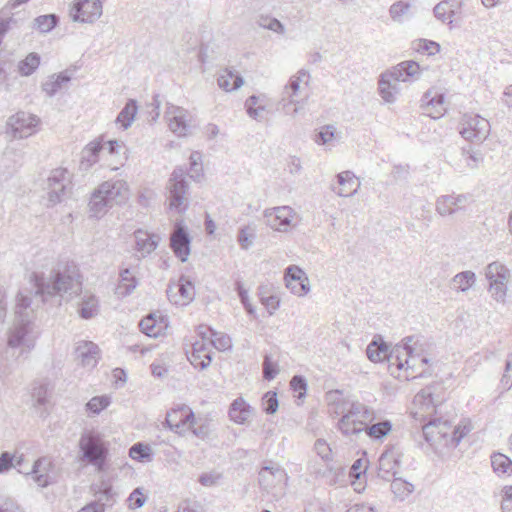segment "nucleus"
<instances>
[{"label":"nucleus","mask_w":512,"mask_h":512,"mask_svg":"<svg viewBox=\"0 0 512 512\" xmlns=\"http://www.w3.org/2000/svg\"><path fill=\"white\" fill-rule=\"evenodd\" d=\"M36 295L46 301L48 297L68 295L72 297L82 290L79 268L74 262H67L63 268L53 269L47 277L33 273Z\"/></svg>","instance_id":"f257e3e1"},{"label":"nucleus","mask_w":512,"mask_h":512,"mask_svg":"<svg viewBox=\"0 0 512 512\" xmlns=\"http://www.w3.org/2000/svg\"><path fill=\"white\" fill-rule=\"evenodd\" d=\"M419 76L420 65L416 61H403L381 74L378 83L379 93L385 102L393 103L398 92V82L414 81Z\"/></svg>","instance_id":"f03ea898"},{"label":"nucleus","mask_w":512,"mask_h":512,"mask_svg":"<svg viewBox=\"0 0 512 512\" xmlns=\"http://www.w3.org/2000/svg\"><path fill=\"white\" fill-rule=\"evenodd\" d=\"M376 419L373 408L359 402L351 403L347 412L339 419L337 428L344 436L358 435Z\"/></svg>","instance_id":"7ed1b4c3"},{"label":"nucleus","mask_w":512,"mask_h":512,"mask_svg":"<svg viewBox=\"0 0 512 512\" xmlns=\"http://www.w3.org/2000/svg\"><path fill=\"white\" fill-rule=\"evenodd\" d=\"M81 459L94 465L98 471H103L108 455V447L100 434L84 432L79 440Z\"/></svg>","instance_id":"20e7f679"},{"label":"nucleus","mask_w":512,"mask_h":512,"mask_svg":"<svg viewBox=\"0 0 512 512\" xmlns=\"http://www.w3.org/2000/svg\"><path fill=\"white\" fill-rule=\"evenodd\" d=\"M168 200L170 209H175L179 213L188 208V183L185 178V170L182 167H176L167 183Z\"/></svg>","instance_id":"39448f33"},{"label":"nucleus","mask_w":512,"mask_h":512,"mask_svg":"<svg viewBox=\"0 0 512 512\" xmlns=\"http://www.w3.org/2000/svg\"><path fill=\"white\" fill-rule=\"evenodd\" d=\"M70 186L71 174L66 168L60 167L52 170L44 188L47 190L49 206L62 202Z\"/></svg>","instance_id":"423d86ee"},{"label":"nucleus","mask_w":512,"mask_h":512,"mask_svg":"<svg viewBox=\"0 0 512 512\" xmlns=\"http://www.w3.org/2000/svg\"><path fill=\"white\" fill-rule=\"evenodd\" d=\"M486 278L489 280V291L497 302H505L509 270L499 262H492L486 267Z\"/></svg>","instance_id":"0eeeda50"},{"label":"nucleus","mask_w":512,"mask_h":512,"mask_svg":"<svg viewBox=\"0 0 512 512\" xmlns=\"http://www.w3.org/2000/svg\"><path fill=\"white\" fill-rule=\"evenodd\" d=\"M198 335L201 337V340H198L193 343L192 351L188 355V360L190 363L200 370L207 368L211 361L212 355L210 350V343L207 340V326L200 325L197 329Z\"/></svg>","instance_id":"6e6552de"},{"label":"nucleus","mask_w":512,"mask_h":512,"mask_svg":"<svg viewBox=\"0 0 512 512\" xmlns=\"http://www.w3.org/2000/svg\"><path fill=\"white\" fill-rule=\"evenodd\" d=\"M102 10L100 0H76L70 10V17L74 22L93 23L101 17Z\"/></svg>","instance_id":"1a4fd4ad"},{"label":"nucleus","mask_w":512,"mask_h":512,"mask_svg":"<svg viewBox=\"0 0 512 512\" xmlns=\"http://www.w3.org/2000/svg\"><path fill=\"white\" fill-rule=\"evenodd\" d=\"M166 293L172 304L185 306L194 299L195 287L189 278L182 275L177 282L169 283Z\"/></svg>","instance_id":"9d476101"},{"label":"nucleus","mask_w":512,"mask_h":512,"mask_svg":"<svg viewBox=\"0 0 512 512\" xmlns=\"http://www.w3.org/2000/svg\"><path fill=\"white\" fill-rule=\"evenodd\" d=\"M490 133L489 121L479 115L467 117L460 130L462 137L471 142H482Z\"/></svg>","instance_id":"9b49d317"},{"label":"nucleus","mask_w":512,"mask_h":512,"mask_svg":"<svg viewBox=\"0 0 512 512\" xmlns=\"http://www.w3.org/2000/svg\"><path fill=\"white\" fill-rule=\"evenodd\" d=\"M190 244L191 237L187 227L183 222H177L170 235V248L181 262L187 261L190 255Z\"/></svg>","instance_id":"f8f14e48"},{"label":"nucleus","mask_w":512,"mask_h":512,"mask_svg":"<svg viewBox=\"0 0 512 512\" xmlns=\"http://www.w3.org/2000/svg\"><path fill=\"white\" fill-rule=\"evenodd\" d=\"M195 423L196 419L194 412L188 406L182 405L167 412L163 425L168 427L171 431L181 435L185 426H193Z\"/></svg>","instance_id":"ddd939ff"},{"label":"nucleus","mask_w":512,"mask_h":512,"mask_svg":"<svg viewBox=\"0 0 512 512\" xmlns=\"http://www.w3.org/2000/svg\"><path fill=\"white\" fill-rule=\"evenodd\" d=\"M38 124L39 118L26 112H18L11 116L8 121L13 137L19 139L32 135Z\"/></svg>","instance_id":"4468645a"},{"label":"nucleus","mask_w":512,"mask_h":512,"mask_svg":"<svg viewBox=\"0 0 512 512\" xmlns=\"http://www.w3.org/2000/svg\"><path fill=\"white\" fill-rule=\"evenodd\" d=\"M402 342V344H397L388 351L387 358L390 366H396L399 370L406 369L405 359L416 351L418 339L415 336H407Z\"/></svg>","instance_id":"2eb2a0df"},{"label":"nucleus","mask_w":512,"mask_h":512,"mask_svg":"<svg viewBox=\"0 0 512 512\" xmlns=\"http://www.w3.org/2000/svg\"><path fill=\"white\" fill-rule=\"evenodd\" d=\"M294 214L291 207L279 206L265 210L264 218L266 224L274 230L285 231L290 226Z\"/></svg>","instance_id":"dca6fc26"},{"label":"nucleus","mask_w":512,"mask_h":512,"mask_svg":"<svg viewBox=\"0 0 512 512\" xmlns=\"http://www.w3.org/2000/svg\"><path fill=\"white\" fill-rule=\"evenodd\" d=\"M286 287L295 295H306L309 290V280L305 272L298 266H289L285 270Z\"/></svg>","instance_id":"f3484780"},{"label":"nucleus","mask_w":512,"mask_h":512,"mask_svg":"<svg viewBox=\"0 0 512 512\" xmlns=\"http://www.w3.org/2000/svg\"><path fill=\"white\" fill-rule=\"evenodd\" d=\"M17 321L18 323L10 331L8 337V345L11 348L25 346L28 350H30L34 346L33 342L28 338L29 333L31 332V320L21 318V320Z\"/></svg>","instance_id":"a211bd4d"},{"label":"nucleus","mask_w":512,"mask_h":512,"mask_svg":"<svg viewBox=\"0 0 512 512\" xmlns=\"http://www.w3.org/2000/svg\"><path fill=\"white\" fill-rule=\"evenodd\" d=\"M53 467L49 458L41 457L33 463L31 471L26 474L31 475L33 481L39 487L45 488L53 483V477L51 476Z\"/></svg>","instance_id":"6ab92c4d"},{"label":"nucleus","mask_w":512,"mask_h":512,"mask_svg":"<svg viewBox=\"0 0 512 512\" xmlns=\"http://www.w3.org/2000/svg\"><path fill=\"white\" fill-rule=\"evenodd\" d=\"M75 354L77 359L81 361L82 366L93 368L100 358V349L97 344L91 341H81L75 348Z\"/></svg>","instance_id":"aec40b11"},{"label":"nucleus","mask_w":512,"mask_h":512,"mask_svg":"<svg viewBox=\"0 0 512 512\" xmlns=\"http://www.w3.org/2000/svg\"><path fill=\"white\" fill-rule=\"evenodd\" d=\"M97 189L98 193L112 205L114 201L119 203L125 198L127 185L123 180H110L100 184Z\"/></svg>","instance_id":"412c9836"},{"label":"nucleus","mask_w":512,"mask_h":512,"mask_svg":"<svg viewBox=\"0 0 512 512\" xmlns=\"http://www.w3.org/2000/svg\"><path fill=\"white\" fill-rule=\"evenodd\" d=\"M287 474L278 464L266 465L259 471V484L262 488L268 490L277 483L286 480Z\"/></svg>","instance_id":"4be33fe9"},{"label":"nucleus","mask_w":512,"mask_h":512,"mask_svg":"<svg viewBox=\"0 0 512 512\" xmlns=\"http://www.w3.org/2000/svg\"><path fill=\"white\" fill-rule=\"evenodd\" d=\"M379 471L378 476L384 480L389 481L390 477L396 476V468L400 465L399 458L395 455L393 450L385 451L381 454L378 460Z\"/></svg>","instance_id":"5701e85b"},{"label":"nucleus","mask_w":512,"mask_h":512,"mask_svg":"<svg viewBox=\"0 0 512 512\" xmlns=\"http://www.w3.org/2000/svg\"><path fill=\"white\" fill-rule=\"evenodd\" d=\"M186 111L178 106H171L166 112L170 130L178 136H185L188 132V124L185 120Z\"/></svg>","instance_id":"b1692460"},{"label":"nucleus","mask_w":512,"mask_h":512,"mask_svg":"<svg viewBox=\"0 0 512 512\" xmlns=\"http://www.w3.org/2000/svg\"><path fill=\"white\" fill-rule=\"evenodd\" d=\"M459 9L460 2L458 0H443L434 7L433 13L442 23L451 25Z\"/></svg>","instance_id":"393cba45"},{"label":"nucleus","mask_w":512,"mask_h":512,"mask_svg":"<svg viewBox=\"0 0 512 512\" xmlns=\"http://www.w3.org/2000/svg\"><path fill=\"white\" fill-rule=\"evenodd\" d=\"M252 407L242 398H236L229 407L230 420L236 424L243 425L252 414Z\"/></svg>","instance_id":"a878e982"},{"label":"nucleus","mask_w":512,"mask_h":512,"mask_svg":"<svg viewBox=\"0 0 512 512\" xmlns=\"http://www.w3.org/2000/svg\"><path fill=\"white\" fill-rule=\"evenodd\" d=\"M337 182L341 188L336 191L337 195L341 197L353 196L360 188V182L355 177L352 171H343L337 174Z\"/></svg>","instance_id":"bb28decb"},{"label":"nucleus","mask_w":512,"mask_h":512,"mask_svg":"<svg viewBox=\"0 0 512 512\" xmlns=\"http://www.w3.org/2000/svg\"><path fill=\"white\" fill-rule=\"evenodd\" d=\"M136 250L141 253L142 257L147 256L153 252L160 240V237L156 234H149L141 229L134 232Z\"/></svg>","instance_id":"cd10ccee"},{"label":"nucleus","mask_w":512,"mask_h":512,"mask_svg":"<svg viewBox=\"0 0 512 512\" xmlns=\"http://www.w3.org/2000/svg\"><path fill=\"white\" fill-rule=\"evenodd\" d=\"M72 78V73L69 70L62 71L58 74H52L42 84V90L47 96L53 97L59 92Z\"/></svg>","instance_id":"c85d7f7f"},{"label":"nucleus","mask_w":512,"mask_h":512,"mask_svg":"<svg viewBox=\"0 0 512 512\" xmlns=\"http://www.w3.org/2000/svg\"><path fill=\"white\" fill-rule=\"evenodd\" d=\"M77 312L82 319L88 320L99 313V301L93 294L84 293L78 302Z\"/></svg>","instance_id":"c756f323"},{"label":"nucleus","mask_w":512,"mask_h":512,"mask_svg":"<svg viewBox=\"0 0 512 512\" xmlns=\"http://www.w3.org/2000/svg\"><path fill=\"white\" fill-rule=\"evenodd\" d=\"M218 86L227 91H235L244 84V79L241 75L234 73L232 70L225 69L217 79Z\"/></svg>","instance_id":"7c9ffc66"},{"label":"nucleus","mask_w":512,"mask_h":512,"mask_svg":"<svg viewBox=\"0 0 512 512\" xmlns=\"http://www.w3.org/2000/svg\"><path fill=\"white\" fill-rule=\"evenodd\" d=\"M389 346L380 337L373 339L366 349L367 357L372 362H381L388 358Z\"/></svg>","instance_id":"2f4dec72"},{"label":"nucleus","mask_w":512,"mask_h":512,"mask_svg":"<svg viewBox=\"0 0 512 512\" xmlns=\"http://www.w3.org/2000/svg\"><path fill=\"white\" fill-rule=\"evenodd\" d=\"M139 327L141 331L147 336L156 338L162 333V330L166 328V324H164L162 319L158 321L155 318V314L151 313L141 319L139 322Z\"/></svg>","instance_id":"473e14b6"},{"label":"nucleus","mask_w":512,"mask_h":512,"mask_svg":"<svg viewBox=\"0 0 512 512\" xmlns=\"http://www.w3.org/2000/svg\"><path fill=\"white\" fill-rule=\"evenodd\" d=\"M31 293H24L20 291L16 297V308L15 314L17 320H21V318H26L31 320V315L33 313V309L31 308L32 298Z\"/></svg>","instance_id":"72a5a7b5"},{"label":"nucleus","mask_w":512,"mask_h":512,"mask_svg":"<svg viewBox=\"0 0 512 512\" xmlns=\"http://www.w3.org/2000/svg\"><path fill=\"white\" fill-rule=\"evenodd\" d=\"M363 431L373 440H382L392 431V423L387 419L377 423H370V425L365 426Z\"/></svg>","instance_id":"f704fd0d"},{"label":"nucleus","mask_w":512,"mask_h":512,"mask_svg":"<svg viewBox=\"0 0 512 512\" xmlns=\"http://www.w3.org/2000/svg\"><path fill=\"white\" fill-rule=\"evenodd\" d=\"M137 102L134 99H129L123 109L117 116L116 121L121 124L123 129H128L135 119L137 114Z\"/></svg>","instance_id":"c9c22d12"},{"label":"nucleus","mask_w":512,"mask_h":512,"mask_svg":"<svg viewBox=\"0 0 512 512\" xmlns=\"http://www.w3.org/2000/svg\"><path fill=\"white\" fill-rule=\"evenodd\" d=\"M207 340L210 346H214L219 351H225L232 347L231 338L223 333L217 332L207 326Z\"/></svg>","instance_id":"e433bc0d"},{"label":"nucleus","mask_w":512,"mask_h":512,"mask_svg":"<svg viewBox=\"0 0 512 512\" xmlns=\"http://www.w3.org/2000/svg\"><path fill=\"white\" fill-rule=\"evenodd\" d=\"M111 204L95 189L89 201V210L94 217H100L106 213L107 207Z\"/></svg>","instance_id":"4c0bfd02"},{"label":"nucleus","mask_w":512,"mask_h":512,"mask_svg":"<svg viewBox=\"0 0 512 512\" xmlns=\"http://www.w3.org/2000/svg\"><path fill=\"white\" fill-rule=\"evenodd\" d=\"M59 23V17L56 14L40 15L34 19L33 28L41 33H48Z\"/></svg>","instance_id":"58836bf2"},{"label":"nucleus","mask_w":512,"mask_h":512,"mask_svg":"<svg viewBox=\"0 0 512 512\" xmlns=\"http://www.w3.org/2000/svg\"><path fill=\"white\" fill-rule=\"evenodd\" d=\"M475 281L476 275L472 271L460 272L456 274L452 279L454 289L461 292H466L470 287L473 286Z\"/></svg>","instance_id":"ea45409f"},{"label":"nucleus","mask_w":512,"mask_h":512,"mask_svg":"<svg viewBox=\"0 0 512 512\" xmlns=\"http://www.w3.org/2000/svg\"><path fill=\"white\" fill-rule=\"evenodd\" d=\"M300 81L295 79L293 76L290 78L288 84L285 86L283 91L282 102L283 108L285 109L289 105L298 104V100L295 99L300 90Z\"/></svg>","instance_id":"a19ab883"},{"label":"nucleus","mask_w":512,"mask_h":512,"mask_svg":"<svg viewBox=\"0 0 512 512\" xmlns=\"http://www.w3.org/2000/svg\"><path fill=\"white\" fill-rule=\"evenodd\" d=\"M390 486L391 491L399 500L406 499L414 491V485L400 477H394Z\"/></svg>","instance_id":"79ce46f5"},{"label":"nucleus","mask_w":512,"mask_h":512,"mask_svg":"<svg viewBox=\"0 0 512 512\" xmlns=\"http://www.w3.org/2000/svg\"><path fill=\"white\" fill-rule=\"evenodd\" d=\"M256 238V227L254 224H248L241 227L238 231L237 241L244 250L249 249Z\"/></svg>","instance_id":"37998d69"},{"label":"nucleus","mask_w":512,"mask_h":512,"mask_svg":"<svg viewBox=\"0 0 512 512\" xmlns=\"http://www.w3.org/2000/svg\"><path fill=\"white\" fill-rule=\"evenodd\" d=\"M40 65V56L35 53H29L25 59L21 60L18 64L19 73L22 76H30L33 74Z\"/></svg>","instance_id":"c03bdc74"},{"label":"nucleus","mask_w":512,"mask_h":512,"mask_svg":"<svg viewBox=\"0 0 512 512\" xmlns=\"http://www.w3.org/2000/svg\"><path fill=\"white\" fill-rule=\"evenodd\" d=\"M137 286L136 278L131 274L128 268L120 272L119 293L123 296L129 295Z\"/></svg>","instance_id":"a18cd8bd"},{"label":"nucleus","mask_w":512,"mask_h":512,"mask_svg":"<svg viewBox=\"0 0 512 512\" xmlns=\"http://www.w3.org/2000/svg\"><path fill=\"white\" fill-rule=\"evenodd\" d=\"M129 456L134 460L144 462L152 459L153 452L148 444L138 442L130 447Z\"/></svg>","instance_id":"49530a36"},{"label":"nucleus","mask_w":512,"mask_h":512,"mask_svg":"<svg viewBox=\"0 0 512 512\" xmlns=\"http://www.w3.org/2000/svg\"><path fill=\"white\" fill-rule=\"evenodd\" d=\"M491 465L498 474H508L512 472V460L501 453L494 454L491 457Z\"/></svg>","instance_id":"de8ad7c7"},{"label":"nucleus","mask_w":512,"mask_h":512,"mask_svg":"<svg viewBox=\"0 0 512 512\" xmlns=\"http://www.w3.org/2000/svg\"><path fill=\"white\" fill-rule=\"evenodd\" d=\"M453 201V195H443L439 197L436 202V211L442 216L456 213L458 208Z\"/></svg>","instance_id":"09e8293b"},{"label":"nucleus","mask_w":512,"mask_h":512,"mask_svg":"<svg viewBox=\"0 0 512 512\" xmlns=\"http://www.w3.org/2000/svg\"><path fill=\"white\" fill-rule=\"evenodd\" d=\"M410 7L409 2L397 1L393 3L389 9L390 17L393 21L401 23L404 17L408 15Z\"/></svg>","instance_id":"8fccbe9b"},{"label":"nucleus","mask_w":512,"mask_h":512,"mask_svg":"<svg viewBox=\"0 0 512 512\" xmlns=\"http://www.w3.org/2000/svg\"><path fill=\"white\" fill-rule=\"evenodd\" d=\"M437 423L441 425V419H433L423 426V436L430 445L437 444L441 440L436 430Z\"/></svg>","instance_id":"3c124183"},{"label":"nucleus","mask_w":512,"mask_h":512,"mask_svg":"<svg viewBox=\"0 0 512 512\" xmlns=\"http://www.w3.org/2000/svg\"><path fill=\"white\" fill-rule=\"evenodd\" d=\"M421 102H422L423 107H426L427 109L429 107L435 108L436 113H438L439 115L442 114V110H443L442 106L444 103V97L442 94H437V95L432 96L431 91H427L423 95Z\"/></svg>","instance_id":"603ef678"},{"label":"nucleus","mask_w":512,"mask_h":512,"mask_svg":"<svg viewBox=\"0 0 512 512\" xmlns=\"http://www.w3.org/2000/svg\"><path fill=\"white\" fill-rule=\"evenodd\" d=\"M263 411L268 415H273L277 412L279 407L277 393L275 391H268L262 397Z\"/></svg>","instance_id":"864d4df0"},{"label":"nucleus","mask_w":512,"mask_h":512,"mask_svg":"<svg viewBox=\"0 0 512 512\" xmlns=\"http://www.w3.org/2000/svg\"><path fill=\"white\" fill-rule=\"evenodd\" d=\"M32 398L35 401V405L44 406L48 402V385L46 383H34L32 389Z\"/></svg>","instance_id":"5fc2aeb1"},{"label":"nucleus","mask_w":512,"mask_h":512,"mask_svg":"<svg viewBox=\"0 0 512 512\" xmlns=\"http://www.w3.org/2000/svg\"><path fill=\"white\" fill-rule=\"evenodd\" d=\"M103 149V145L99 141L89 143L82 152V159L87 161L89 165L97 162L98 154Z\"/></svg>","instance_id":"6e6d98bb"},{"label":"nucleus","mask_w":512,"mask_h":512,"mask_svg":"<svg viewBox=\"0 0 512 512\" xmlns=\"http://www.w3.org/2000/svg\"><path fill=\"white\" fill-rule=\"evenodd\" d=\"M263 378L265 380H273L279 373L278 364L272 360V357L268 354L264 356L263 360Z\"/></svg>","instance_id":"4d7b16f0"},{"label":"nucleus","mask_w":512,"mask_h":512,"mask_svg":"<svg viewBox=\"0 0 512 512\" xmlns=\"http://www.w3.org/2000/svg\"><path fill=\"white\" fill-rule=\"evenodd\" d=\"M110 404V400L107 396H95L90 399L87 404V410L92 414H99Z\"/></svg>","instance_id":"13d9d810"},{"label":"nucleus","mask_w":512,"mask_h":512,"mask_svg":"<svg viewBox=\"0 0 512 512\" xmlns=\"http://www.w3.org/2000/svg\"><path fill=\"white\" fill-rule=\"evenodd\" d=\"M418 52H427L428 55H434L440 51V45L432 40L418 39L414 42V47Z\"/></svg>","instance_id":"bf43d9fd"},{"label":"nucleus","mask_w":512,"mask_h":512,"mask_svg":"<svg viewBox=\"0 0 512 512\" xmlns=\"http://www.w3.org/2000/svg\"><path fill=\"white\" fill-rule=\"evenodd\" d=\"M235 290L238 294V297L240 299V302L242 303V305L244 306L246 312L250 315H254L255 314V309L254 307L252 306V304L250 303V300H249V296H248V291L244 288L242 282L240 280H238L235 284Z\"/></svg>","instance_id":"052dcab7"},{"label":"nucleus","mask_w":512,"mask_h":512,"mask_svg":"<svg viewBox=\"0 0 512 512\" xmlns=\"http://www.w3.org/2000/svg\"><path fill=\"white\" fill-rule=\"evenodd\" d=\"M147 500V497L143 493L142 487L135 488L132 493L129 495L127 501H128V507L130 509H137L144 506L145 502Z\"/></svg>","instance_id":"680f3d73"},{"label":"nucleus","mask_w":512,"mask_h":512,"mask_svg":"<svg viewBox=\"0 0 512 512\" xmlns=\"http://www.w3.org/2000/svg\"><path fill=\"white\" fill-rule=\"evenodd\" d=\"M291 389L297 393V398L302 399L306 395L307 381L302 375H294L290 381Z\"/></svg>","instance_id":"e2e57ef3"},{"label":"nucleus","mask_w":512,"mask_h":512,"mask_svg":"<svg viewBox=\"0 0 512 512\" xmlns=\"http://www.w3.org/2000/svg\"><path fill=\"white\" fill-rule=\"evenodd\" d=\"M336 128L333 125H326L315 135V142L318 145H324L331 142L334 138Z\"/></svg>","instance_id":"0e129e2a"},{"label":"nucleus","mask_w":512,"mask_h":512,"mask_svg":"<svg viewBox=\"0 0 512 512\" xmlns=\"http://www.w3.org/2000/svg\"><path fill=\"white\" fill-rule=\"evenodd\" d=\"M201 154L197 151L192 152L190 155V170L191 174L190 177L192 179H199L202 176V164H201Z\"/></svg>","instance_id":"69168bd1"},{"label":"nucleus","mask_w":512,"mask_h":512,"mask_svg":"<svg viewBox=\"0 0 512 512\" xmlns=\"http://www.w3.org/2000/svg\"><path fill=\"white\" fill-rule=\"evenodd\" d=\"M314 450L322 460L328 462L332 460V450L324 439H317L314 444Z\"/></svg>","instance_id":"338daca9"},{"label":"nucleus","mask_w":512,"mask_h":512,"mask_svg":"<svg viewBox=\"0 0 512 512\" xmlns=\"http://www.w3.org/2000/svg\"><path fill=\"white\" fill-rule=\"evenodd\" d=\"M0 512H23L11 498L0 496Z\"/></svg>","instance_id":"774afa93"}]
</instances>
